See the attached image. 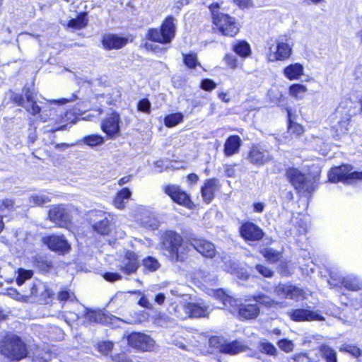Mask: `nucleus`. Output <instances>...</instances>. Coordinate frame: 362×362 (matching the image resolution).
<instances>
[{"instance_id":"1","label":"nucleus","mask_w":362,"mask_h":362,"mask_svg":"<svg viewBox=\"0 0 362 362\" xmlns=\"http://www.w3.org/2000/svg\"><path fill=\"white\" fill-rule=\"evenodd\" d=\"M163 254L172 262H183L188 256L189 245L183 243L182 237L173 230H168L162 238Z\"/></svg>"},{"instance_id":"2","label":"nucleus","mask_w":362,"mask_h":362,"mask_svg":"<svg viewBox=\"0 0 362 362\" xmlns=\"http://www.w3.org/2000/svg\"><path fill=\"white\" fill-rule=\"evenodd\" d=\"M1 353L8 358L20 361L27 356L25 343L17 335L7 334L0 345Z\"/></svg>"},{"instance_id":"3","label":"nucleus","mask_w":362,"mask_h":362,"mask_svg":"<svg viewBox=\"0 0 362 362\" xmlns=\"http://www.w3.org/2000/svg\"><path fill=\"white\" fill-rule=\"evenodd\" d=\"M286 177L298 192L310 194L315 189V179L310 175L302 173L297 168H288Z\"/></svg>"},{"instance_id":"4","label":"nucleus","mask_w":362,"mask_h":362,"mask_svg":"<svg viewBox=\"0 0 362 362\" xmlns=\"http://www.w3.org/2000/svg\"><path fill=\"white\" fill-rule=\"evenodd\" d=\"M174 21L172 16L166 18L160 29L153 28L148 31V38L162 44L170 43L175 35L176 27Z\"/></svg>"},{"instance_id":"5","label":"nucleus","mask_w":362,"mask_h":362,"mask_svg":"<svg viewBox=\"0 0 362 362\" xmlns=\"http://www.w3.org/2000/svg\"><path fill=\"white\" fill-rule=\"evenodd\" d=\"M349 165H342L332 168L328 173V179L332 182H343L352 183L356 180H362V172L352 171Z\"/></svg>"},{"instance_id":"6","label":"nucleus","mask_w":362,"mask_h":362,"mask_svg":"<svg viewBox=\"0 0 362 362\" xmlns=\"http://www.w3.org/2000/svg\"><path fill=\"white\" fill-rule=\"evenodd\" d=\"M213 23L223 35L234 37L239 32V26L236 20L227 14L216 13Z\"/></svg>"},{"instance_id":"7","label":"nucleus","mask_w":362,"mask_h":362,"mask_svg":"<svg viewBox=\"0 0 362 362\" xmlns=\"http://www.w3.org/2000/svg\"><path fill=\"white\" fill-rule=\"evenodd\" d=\"M353 105L351 101L345 100L336 109L334 117L338 119L337 132L343 134L347 131L351 117L356 114L355 111L351 110Z\"/></svg>"},{"instance_id":"8","label":"nucleus","mask_w":362,"mask_h":362,"mask_svg":"<svg viewBox=\"0 0 362 362\" xmlns=\"http://www.w3.org/2000/svg\"><path fill=\"white\" fill-rule=\"evenodd\" d=\"M210 344L218 349L221 352L230 355L238 354L248 349V347L240 341H228L220 337L211 339Z\"/></svg>"},{"instance_id":"9","label":"nucleus","mask_w":362,"mask_h":362,"mask_svg":"<svg viewBox=\"0 0 362 362\" xmlns=\"http://www.w3.org/2000/svg\"><path fill=\"white\" fill-rule=\"evenodd\" d=\"M128 344L136 349L148 351H151L155 346V341L148 335L135 332L127 337Z\"/></svg>"},{"instance_id":"10","label":"nucleus","mask_w":362,"mask_h":362,"mask_svg":"<svg viewBox=\"0 0 362 362\" xmlns=\"http://www.w3.org/2000/svg\"><path fill=\"white\" fill-rule=\"evenodd\" d=\"M43 243L51 250L64 254L69 252L71 245L63 235H52L43 238Z\"/></svg>"},{"instance_id":"11","label":"nucleus","mask_w":362,"mask_h":362,"mask_svg":"<svg viewBox=\"0 0 362 362\" xmlns=\"http://www.w3.org/2000/svg\"><path fill=\"white\" fill-rule=\"evenodd\" d=\"M49 218L59 227H66L71 222L68 210L63 205L53 206L49 211Z\"/></svg>"},{"instance_id":"12","label":"nucleus","mask_w":362,"mask_h":362,"mask_svg":"<svg viewBox=\"0 0 362 362\" xmlns=\"http://www.w3.org/2000/svg\"><path fill=\"white\" fill-rule=\"evenodd\" d=\"M119 115L117 112H112L107 115L106 118L103 121L101 127L103 131L107 134L110 138H113L118 135L119 132Z\"/></svg>"},{"instance_id":"13","label":"nucleus","mask_w":362,"mask_h":362,"mask_svg":"<svg viewBox=\"0 0 362 362\" xmlns=\"http://www.w3.org/2000/svg\"><path fill=\"white\" fill-rule=\"evenodd\" d=\"M189 246L207 258H213L216 253L215 245L205 239L192 238L189 244Z\"/></svg>"},{"instance_id":"14","label":"nucleus","mask_w":362,"mask_h":362,"mask_svg":"<svg viewBox=\"0 0 362 362\" xmlns=\"http://www.w3.org/2000/svg\"><path fill=\"white\" fill-rule=\"evenodd\" d=\"M250 162L256 165H262L272 159L269 152L260 146H252L247 155Z\"/></svg>"},{"instance_id":"15","label":"nucleus","mask_w":362,"mask_h":362,"mask_svg":"<svg viewBox=\"0 0 362 362\" xmlns=\"http://www.w3.org/2000/svg\"><path fill=\"white\" fill-rule=\"evenodd\" d=\"M90 221L94 230L101 234L107 235L110 232V222L103 211H95L90 214Z\"/></svg>"},{"instance_id":"16","label":"nucleus","mask_w":362,"mask_h":362,"mask_svg":"<svg viewBox=\"0 0 362 362\" xmlns=\"http://www.w3.org/2000/svg\"><path fill=\"white\" fill-rule=\"evenodd\" d=\"M241 236L246 240H259L264 236L262 230L253 223L247 222L240 228Z\"/></svg>"},{"instance_id":"17","label":"nucleus","mask_w":362,"mask_h":362,"mask_svg":"<svg viewBox=\"0 0 362 362\" xmlns=\"http://www.w3.org/2000/svg\"><path fill=\"white\" fill-rule=\"evenodd\" d=\"M292 53V48L289 45L283 41L278 40L275 51L272 52L270 47L269 59L271 61H284L290 57Z\"/></svg>"},{"instance_id":"18","label":"nucleus","mask_w":362,"mask_h":362,"mask_svg":"<svg viewBox=\"0 0 362 362\" xmlns=\"http://www.w3.org/2000/svg\"><path fill=\"white\" fill-rule=\"evenodd\" d=\"M139 265L137 255L134 252L127 251L119 269L124 274L130 275L137 271Z\"/></svg>"},{"instance_id":"19","label":"nucleus","mask_w":362,"mask_h":362,"mask_svg":"<svg viewBox=\"0 0 362 362\" xmlns=\"http://www.w3.org/2000/svg\"><path fill=\"white\" fill-rule=\"evenodd\" d=\"M165 192L180 205L188 206L191 203L188 194L177 185H168L165 188Z\"/></svg>"},{"instance_id":"20","label":"nucleus","mask_w":362,"mask_h":362,"mask_svg":"<svg viewBox=\"0 0 362 362\" xmlns=\"http://www.w3.org/2000/svg\"><path fill=\"white\" fill-rule=\"evenodd\" d=\"M274 292L281 298H288L298 300L304 294L302 289L286 284H279L274 289Z\"/></svg>"},{"instance_id":"21","label":"nucleus","mask_w":362,"mask_h":362,"mask_svg":"<svg viewBox=\"0 0 362 362\" xmlns=\"http://www.w3.org/2000/svg\"><path fill=\"white\" fill-rule=\"evenodd\" d=\"M289 317L296 322L322 320L318 314L308 309H295L288 312Z\"/></svg>"},{"instance_id":"22","label":"nucleus","mask_w":362,"mask_h":362,"mask_svg":"<svg viewBox=\"0 0 362 362\" xmlns=\"http://www.w3.org/2000/svg\"><path fill=\"white\" fill-rule=\"evenodd\" d=\"M212 309L204 301L188 303L189 317H206Z\"/></svg>"},{"instance_id":"23","label":"nucleus","mask_w":362,"mask_h":362,"mask_svg":"<svg viewBox=\"0 0 362 362\" xmlns=\"http://www.w3.org/2000/svg\"><path fill=\"white\" fill-rule=\"evenodd\" d=\"M23 93L26 99L25 109L33 115L39 114L41 111V108L36 103L35 99L36 93L27 86L24 87Z\"/></svg>"},{"instance_id":"24","label":"nucleus","mask_w":362,"mask_h":362,"mask_svg":"<svg viewBox=\"0 0 362 362\" xmlns=\"http://www.w3.org/2000/svg\"><path fill=\"white\" fill-rule=\"evenodd\" d=\"M127 41L126 37L109 34L103 37V45L107 49H120L127 43Z\"/></svg>"},{"instance_id":"25","label":"nucleus","mask_w":362,"mask_h":362,"mask_svg":"<svg viewBox=\"0 0 362 362\" xmlns=\"http://www.w3.org/2000/svg\"><path fill=\"white\" fill-rule=\"evenodd\" d=\"M218 189V182L216 179L208 180L202 187V196L206 203H210L214 197V193Z\"/></svg>"},{"instance_id":"26","label":"nucleus","mask_w":362,"mask_h":362,"mask_svg":"<svg viewBox=\"0 0 362 362\" xmlns=\"http://www.w3.org/2000/svg\"><path fill=\"white\" fill-rule=\"evenodd\" d=\"M238 313L240 317L244 319H253L257 317L259 313V308L255 304H240L238 305Z\"/></svg>"},{"instance_id":"27","label":"nucleus","mask_w":362,"mask_h":362,"mask_svg":"<svg viewBox=\"0 0 362 362\" xmlns=\"http://www.w3.org/2000/svg\"><path fill=\"white\" fill-rule=\"evenodd\" d=\"M284 74L289 80L298 79L303 74V66L299 63L290 64L284 68Z\"/></svg>"},{"instance_id":"28","label":"nucleus","mask_w":362,"mask_h":362,"mask_svg":"<svg viewBox=\"0 0 362 362\" xmlns=\"http://www.w3.org/2000/svg\"><path fill=\"white\" fill-rule=\"evenodd\" d=\"M241 144V140L238 136H229L224 146V151L226 155L231 156L238 152Z\"/></svg>"},{"instance_id":"29","label":"nucleus","mask_w":362,"mask_h":362,"mask_svg":"<svg viewBox=\"0 0 362 362\" xmlns=\"http://www.w3.org/2000/svg\"><path fill=\"white\" fill-rule=\"evenodd\" d=\"M132 195V192L128 188H123L118 192L114 199L113 204L119 209H123L125 207V200H128Z\"/></svg>"},{"instance_id":"30","label":"nucleus","mask_w":362,"mask_h":362,"mask_svg":"<svg viewBox=\"0 0 362 362\" xmlns=\"http://www.w3.org/2000/svg\"><path fill=\"white\" fill-rule=\"evenodd\" d=\"M85 317L88 320L100 324H105L108 322V317L100 311L91 310L86 308Z\"/></svg>"},{"instance_id":"31","label":"nucleus","mask_w":362,"mask_h":362,"mask_svg":"<svg viewBox=\"0 0 362 362\" xmlns=\"http://www.w3.org/2000/svg\"><path fill=\"white\" fill-rule=\"evenodd\" d=\"M195 275L196 278L209 286H214L216 284V276L207 270L200 269L196 272Z\"/></svg>"},{"instance_id":"32","label":"nucleus","mask_w":362,"mask_h":362,"mask_svg":"<svg viewBox=\"0 0 362 362\" xmlns=\"http://www.w3.org/2000/svg\"><path fill=\"white\" fill-rule=\"evenodd\" d=\"M141 223L144 227L152 230L157 229L159 226V221L156 217L149 211H146L144 217L141 218Z\"/></svg>"},{"instance_id":"33","label":"nucleus","mask_w":362,"mask_h":362,"mask_svg":"<svg viewBox=\"0 0 362 362\" xmlns=\"http://www.w3.org/2000/svg\"><path fill=\"white\" fill-rule=\"evenodd\" d=\"M340 282L346 288L351 291H358L361 288V284L355 277H344Z\"/></svg>"},{"instance_id":"34","label":"nucleus","mask_w":362,"mask_h":362,"mask_svg":"<svg viewBox=\"0 0 362 362\" xmlns=\"http://www.w3.org/2000/svg\"><path fill=\"white\" fill-rule=\"evenodd\" d=\"M233 51L243 57L249 56L251 53L250 47L245 41H240L233 47Z\"/></svg>"},{"instance_id":"35","label":"nucleus","mask_w":362,"mask_h":362,"mask_svg":"<svg viewBox=\"0 0 362 362\" xmlns=\"http://www.w3.org/2000/svg\"><path fill=\"white\" fill-rule=\"evenodd\" d=\"M88 19L86 18V13H80L77 18L71 19L68 23L69 28L80 29L86 26Z\"/></svg>"},{"instance_id":"36","label":"nucleus","mask_w":362,"mask_h":362,"mask_svg":"<svg viewBox=\"0 0 362 362\" xmlns=\"http://www.w3.org/2000/svg\"><path fill=\"white\" fill-rule=\"evenodd\" d=\"M171 314H173L177 318L180 320H185L189 317L188 312V303L187 304H179L176 305L173 308V311H170Z\"/></svg>"},{"instance_id":"37","label":"nucleus","mask_w":362,"mask_h":362,"mask_svg":"<svg viewBox=\"0 0 362 362\" xmlns=\"http://www.w3.org/2000/svg\"><path fill=\"white\" fill-rule=\"evenodd\" d=\"M320 351L327 362H337V353L330 346L322 345L320 346Z\"/></svg>"},{"instance_id":"38","label":"nucleus","mask_w":362,"mask_h":362,"mask_svg":"<svg viewBox=\"0 0 362 362\" xmlns=\"http://www.w3.org/2000/svg\"><path fill=\"white\" fill-rule=\"evenodd\" d=\"M261 254L267 261L272 263L278 262L281 256L279 252L272 248H264L261 251Z\"/></svg>"},{"instance_id":"39","label":"nucleus","mask_w":362,"mask_h":362,"mask_svg":"<svg viewBox=\"0 0 362 362\" xmlns=\"http://www.w3.org/2000/svg\"><path fill=\"white\" fill-rule=\"evenodd\" d=\"M50 201L49 197L44 194H33L29 198V202L33 206H42Z\"/></svg>"},{"instance_id":"40","label":"nucleus","mask_w":362,"mask_h":362,"mask_svg":"<svg viewBox=\"0 0 362 362\" xmlns=\"http://www.w3.org/2000/svg\"><path fill=\"white\" fill-rule=\"evenodd\" d=\"M82 141L86 145L94 147L103 144V137L98 134H92L84 136Z\"/></svg>"},{"instance_id":"41","label":"nucleus","mask_w":362,"mask_h":362,"mask_svg":"<svg viewBox=\"0 0 362 362\" xmlns=\"http://www.w3.org/2000/svg\"><path fill=\"white\" fill-rule=\"evenodd\" d=\"M182 119L183 115L181 113L170 114L165 117V124L167 127H172L181 122Z\"/></svg>"},{"instance_id":"42","label":"nucleus","mask_w":362,"mask_h":362,"mask_svg":"<svg viewBox=\"0 0 362 362\" xmlns=\"http://www.w3.org/2000/svg\"><path fill=\"white\" fill-rule=\"evenodd\" d=\"M259 349L262 353H265L270 356H275L278 354V351L274 344L267 341H261Z\"/></svg>"},{"instance_id":"43","label":"nucleus","mask_w":362,"mask_h":362,"mask_svg":"<svg viewBox=\"0 0 362 362\" xmlns=\"http://www.w3.org/2000/svg\"><path fill=\"white\" fill-rule=\"evenodd\" d=\"M144 267L151 272L156 271L160 266L158 261L153 257H147L143 260Z\"/></svg>"},{"instance_id":"44","label":"nucleus","mask_w":362,"mask_h":362,"mask_svg":"<svg viewBox=\"0 0 362 362\" xmlns=\"http://www.w3.org/2000/svg\"><path fill=\"white\" fill-rule=\"evenodd\" d=\"M306 91V87L301 84L292 85L289 88V93L291 95L300 98H303Z\"/></svg>"},{"instance_id":"45","label":"nucleus","mask_w":362,"mask_h":362,"mask_svg":"<svg viewBox=\"0 0 362 362\" xmlns=\"http://www.w3.org/2000/svg\"><path fill=\"white\" fill-rule=\"evenodd\" d=\"M33 272L32 270H25L20 269L18 270V275L16 278V283L18 286L24 284L25 281L30 279L33 276Z\"/></svg>"},{"instance_id":"46","label":"nucleus","mask_w":362,"mask_h":362,"mask_svg":"<svg viewBox=\"0 0 362 362\" xmlns=\"http://www.w3.org/2000/svg\"><path fill=\"white\" fill-rule=\"evenodd\" d=\"M253 299L255 302L267 307H271L274 304V301L264 294L254 296Z\"/></svg>"},{"instance_id":"47","label":"nucleus","mask_w":362,"mask_h":362,"mask_svg":"<svg viewBox=\"0 0 362 362\" xmlns=\"http://www.w3.org/2000/svg\"><path fill=\"white\" fill-rule=\"evenodd\" d=\"M277 345L280 349L286 353L293 351L294 349V344L293 341L286 339H280L278 341Z\"/></svg>"},{"instance_id":"48","label":"nucleus","mask_w":362,"mask_h":362,"mask_svg":"<svg viewBox=\"0 0 362 362\" xmlns=\"http://www.w3.org/2000/svg\"><path fill=\"white\" fill-rule=\"evenodd\" d=\"M339 351L348 352L355 357H358L361 354V349L354 345H344L339 349Z\"/></svg>"},{"instance_id":"49","label":"nucleus","mask_w":362,"mask_h":362,"mask_svg":"<svg viewBox=\"0 0 362 362\" xmlns=\"http://www.w3.org/2000/svg\"><path fill=\"white\" fill-rule=\"evenodd\" d=\"M288 130L289 133L296 136H299L303 133V127L298 123L291 122L290 119Z\"/></svg>"},{"instance_id":"50","label":"nucleus","mask_w":362,"mask_h":362,"mask_svg":"<svg viewBox=\"0 0 362 362\" xmlns=\"http://www.w3.org/2000/svg\"><path fill=\"white\" fill-rule=\"evenodd\" d=\"M289 362H312L311 359L305 353H300L294 354L288 359Z\"/></svg>"},{"instance_id":"51","label":"nucleus","mask_w":362,"mask_h":362,"mask_svg":"<svg viewBox=\"0 0 362 362\" xmlns=\"http://www.w3.org/2000/svg\"><path fill=\"white\" fill-rule=\"evenodd\" d=\"M255 269L264 277L269 278L272 277L274 274V271L262 264H257L255 266Z\"/></svg>"},{"instance_id":"52","label":"nucleus","mask_w":362,"mask_h":362,"mask_svg":"<svg viewBox=\"0 0 362 362\" xmlns=\"http://www.w3.org/2000/svg\"><path fill=\"white\" fill-rule=\"evenodd\" d=\"M184 63L189 68H194L197 65V55L194 54H183Z\"/></svg>"},{"instance_id":"53","label":"nucleus","mask_w":362,"mask_h":362,"mask_svg":"<svg viewBox=\"0 0 362 362\" xmlns=\"http://www.w3.org/2000/svg\"><path fill=\"white\" fill-rule=\"evenodd\" d=\"M45 285L40 281L33 283L32 286L30 288V292L27 293L25 296L27 297L35 296L37 294L39 290L45 289Z\"/></svg>"},{"instance_id":"54","label":"nucleus","mask_w":362,"mask_h":362,"mask_svg":"<svg viewBox=\"0 0 362 362\" xmlns=\"http://www.w3.org/2000/svg\"><path fill=\"white\" fill-rule=\"evenodd\" d=\"M112 348L113 344L110 341H104L98 344V351L103 354H107Z\"/></svg>"},{"instance_id":"55","label":"nucleus","mask_w":362,"mask_h":362,"mask_svg":"<svg viewBox=\"0 0 362 362\" xmlns=\"http://www.w3.org/2000/svg\"><path fill=\"white\" fill-rule=\"evenodd\" d=\"M75 298L74 294L69 291H61L58 293V299L60 301L73 300Z\"/></svg>"},{"instance_id":"56","label":"nucleus","mask_w":362,"mask_h":362,"mask_svg":"<svg viewBox=\"0 0 362 362\" xmlns=\"http://www.w3.org/2000/svg\"><path fill=\"white\" fill-rule=\"evenodd\" d=\"M216 87V83L211 79H204L201 83V88L206 91L214 90Z\"/></svg>"},{"instance_id":"57","label":"nucleus","mask_w":362,"mask_h":362,"mask_svg":"<svg viewBox=\"0 0 362 362\" xmlns=\"http://www.w3.org/2000/svg\"><path fill=\"white\" fill-rule=\"evenodd\" d=\"M138 110L139 111L149 113L151 110V103L148 99H143L138 103Z\"/></svg>"},{"instance_id":"58","label":"nucleus","mask_w":362,"mask_h":362,"mask_svg":"<svg viewBox=\"0 0 362 362\" xmlns=\"http://www.w3.org/2000/svg\"><path fill=\"white\" fill-rule=\"evenodd\" d=\"M103 277L106 281L110 282H114L122 279V276L119 274L113 272H107L103 275Z\"/></svg>"},{"instance_id":"59","label":"nucleus","mask_w":362,"mask_h":362,"mask_svg":"<svg viewBox=\"0 0 362 362\" xmlns=\"http://www.w3.org/2000/svg\"><path fill=\"white\" fill-rule=\"evenodd\" d=\"M226 62L231 69L237 66V59L233 54H227L225 58Z\"/></svg>"},{"instance_id":"60","label":"nucleus","mask_w":362,"mask_h":362,"mask_svg":"<svg viewBox=\"0 0 362 362\" xmlns=\"http://www.w3.org/2000/svg\"><path fill=\"white\" fill-rule=\"evenodd\" d=\"M78 96L76 95V93H73L71 97L70 98H62V99H60L59 100H52L50 101L51 103H56V104H59V105H62V104H65L66 103H69V102H72L76 99H78Z\"/></svg>"},{"instance_id":"61","label":"nucleus","mask_w":362,"mask_h":362,"mask_svg":"<svg viewBox=\"0 0 362 362\" xmlns=\"http://www.w3.org/2000/svg\"><path fill=\"white\" fill-rule=\"evenodd\" d=\"M209 10L211 13V15H212V18L214 19V17H216V14H223V13L220 12L218 11L219 9V4L218 3H214V4H211L210 6H209Z\"/></svg>"},{"instance_id":"62","label":"nucleus","mask_w":362,"mask_h":362,"mask_svg":"<svg viewBox=\"0 0 362 362\" xmlns=\"http://www.w3.org/2000/svg\"><path fill=\"white\" fill-rule=\"evenodd\" d=\"M221 300L223 301V305L226 306H227L228 304L230 305H238L237 300L233 299L228 296L223 295Z\"/></svg>"},{"instance_id":"63","label":"nucleus","mask_w":362,"mask_h":362,"mask_svg":"<svg viewBox=\"0 0 362 362\" xmlns=\"http://www.w3.org/2000/svg\"><path fill=\"white\" fill-rule=\"evenodd\" d=\"M233 1L240 8H248L252 5L251 0H233Z\"/></svg>"},{"instance_id":"64","label":"nucleus","mask_w":362,"mask_h":362,"mask_svg":"<svg viewBox=\"0 0 362 362\" xmlns=\"http://www.w3.org/2000/svg\"><path fill=\"white\" fill-rule=\"evenodd\" d=\"M13 102L25 108V102L22 95L16 94L13 98Z\"/></svg>"}]
</instances>
